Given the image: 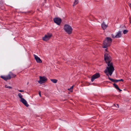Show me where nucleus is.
Listing matches in <instances>:
<instances>
[{"label": "nucleus", "mask_w": 131, "mask_h": 131, "mask_svg": "<svg viewBox=\"0 0 131 131\" xmlns=\"http://www.w3.org/2000/svg\"><path fill=\"white\" fill-rule=\"evenodd\" d=\"M18 91L19 92H23L24 91L23 90H18Z\"/></svg>", "instance_id": "4be33fe9"}, {"label": "nucleus", "mask_w": 131, "mask_h": 131, "mask_svg": "<svg viewBox=\"0 0 131 131\" xmlns=\"http://www.w3.org/2000/svg\"><path fill=\"white\" fill-rule=\"evenodd\" d=\"M112 36L113 38H116V37H115V36H114L113 34H112Z\"/></svg>", "instance_id": "412c9836"}, {"label": "nucleus", "mask_w": 131, "mask_h": 131, "mask_svg": "<svg viewBox=\"0 0 131 131\" xmlns=\"http://www.w3.org/2000/svg\"><path fill=\"white\" fill-rule=\"evenodd\" d=\"M39 95L40 96V97H41V93H40V92H39Z\"/></svg>", "instance_id": "b1692460"}, {"label": "nucleus", "mask_w": 131, "mask_h": 131, "mask_svg": "<svg viewBox=\"0 0 131 131\" xmlns=\"http://www.w3.org/2000/svg\"><path fill=\"white\" fill-rule=\"evenodd\" d=\"M100 76V75L99 73H95L92 77L91 81L93 82L95 79L99 78Z\"/></svg>", "instance_id": "6e6552de"}, {"label": "nucleus", "mask_w": 131, "mask_h": 131, "mask_svg": "<svg viewBox=\"0 0 131 131\" xmlns=\"http://www.w3.org/2000/svg\"><path fill=\"white\" fill-rule=\"evenodd\" d=\"M52 36L51 34L48 33L45 35V36L43 37V40L45 41H47L49 40Z\"/></svg>", "instance_id": "423d86ee"}, {"label": "nucleus", "mask_w": 131, "mask_h": 131, "mask_svg": "<svg viewBox=\"0 0 131 131\" xmlns=\"http://www.w3.org/2000/svg\"><path fill=\"white\" fill-rule=\"evenodd\" d=\"M64 29L65 31L68 34H70L72 32V29L69 25L66 24L64 26Z\"/></svg>", "instance_id": "7ed1b4c3"}, {"label": "nucleus", "mask_w": 131, "mask_h": 131, "mask_svg": "<svg viewBox=\"0 0 131 131\" xmlns=\"http://www.w3.org/2000/svg\"><path fill=\"white\" fill-rule=\"evenodd\" d=\"M51 81L54 83H56L57 82V80L55 79H51Z\"/></svg>", "instance_id": "dca6fc26"}, {"label": "nucleus", "mask_w": 131, "mask_h": 131, "mask_svg": "<svg viewBox=\"0 0 131 131\" xmlns=\"http://www.w3.org/2000/svg\"><path fill=\"white\" fill-rule=\"evenodd\" d=\"M53 20L58 25L60 24L61 21V19L59 18H54Z\"/></svg>", "instance_id": "0eeeda50"}, {"label": "nucleus", "mask_w": 131, "mask_h": 131, "mask_svg": "<svg viewBox=\"0 0 131 131\" xmlns=\"http://www.w3.org/2000/svg\"><path fill=\"white\" fill-rule=\"evenodd\" d=\"M119 80V81H124L123 79H120V80Z\"/></svg>", "instance_id": "5701e85b"}, {"label": "nucleus", "mask_w": 131, "mask_h": 131, "mask_svg": "<svg viewBox=\"0 0 131 131\" xmlns=\"http://www.w3.org/2000/svg\"><path fill=\"white\" fill-rule=\"evenodd\" d=\"M104 59L107 63V66L104 71V72L109 77L112 75L114 70L113 63L111 62L112 59L110 55L107 53H105L104 54Z\"/></svg>", "instance_id": "f257e3e1"}, {"label": "nucleus", "mask_w": 131, "mask_h": 131, "mask_svg": "<svg viewBox=\"0 0 131 131\" xmlns=\"http://www.w3.org/2000/svg\"><path fill=\"white\" fill-rule=\"evenodd\" d=\"M121 31H118L116 35L115 36L116 38L121 37Z\"/></svg>", "instance_id": "9b49d317"}, {"label": "nucleus", "mask_w": 131, "mask_h": 131, "mask_svg": "<svg viewBox=\"0 0 131 131\" xmlns=\"http://www.w3.org/2000/svg\"><path fill=\"white\" fill-rule=\"evenodd\" d=\"M129 5L131 6V3H130L129 4Z\"/></svg>", "instance_id": "bb28decb"}, {"label": "nucleus", "mask_w": 131, "mask_h": 131, "mask_svg": "<svg viewBox=\"0 0 131 131\" xmlns=\"http://www.w3.org/2000/svg\"><path fill=\"white\" fill-rule=\"evenodd\" d=\"M101 26L102 28L104 30L106 29V28L107 27V25L105 24V23L104 22H103V23L102 24Z\"/></svg>", "instance_id": "f8f14e48"}, {"label": "nucleus", "mask_w": 131, "mask_h": 131, "mask_svg": "<svg viewBox=\"0 0 131 131\" xmlns=\"http://www.w3.org/2000/svg\"><path fill=\"white\" fill-rule=\"evenodd\" d=\"M8 74L10 76H11V78H15L16 76V75L15 74H14L11 72H9Z\"/></svg>", "instance_id": "4468645a"}, {"label": "nucleus", "mask_w": 131, "mask_h": 131, "mask_svg": "<svg viewBox=\"0 0 131 131\" xmlns=\"http://www.w3.org/2000/svg\"><path fill=\"white\" fill-rule=\"evenodd\" d=\"M1 77L6 81L10 80L11 78V76L8 74L7 75H2L1 76Z\"/></svg>", "instance_id": "1a4fd4ad"}, {"label": "nucleus", "mask_w": 131, "mask_h": 131, "mask_svg": "<svg viewBox=\"0 0 131 131\" xmlns=\"http://www.w3.org/2000/svg\"><path fill=\"white\" fill-rule=\"evenodd\" d=\"M39 78L40 80L38 81V82L40 84H42L45 83L46 81L47 80V79L45 76H40L39 77Z\"/></svg>", "instance_id": "39448f33"}, {"label": "nucleus", "mask_w": 131, "mask_h": 131, "mask_svg": "<svg viewBox=\"0 0 131 131\" xmlns=\"http://www.w3.org/2000/svg\"><path fill=\"white\" fill-rule=\"evenodd\" d=\"M73 86H72L71 87L68 89V90L69 91H70V92H72V90L73 89Z\"/></svg>", "instance_id": "a211bd4d"}, {"label": "nucleus", "mask_w": 131, "mask_h": 131, "mask_svg": "<svg viewBox=\"0 0 131 131\" xmlns=\"http://www.w3.org/2000/svg\"><path fill=\"white\" fill-rule=\"evenodd\" d=\"M78 3V0H75L73 4V6H74V5H75L77 4Z\"/></svg>", "instance_id": "f3484780"}, {"label": "nucleus", "mask_w": 131, "mask_h": 131, "mask_svg": "<svg viewBox=\"0 0 131 131\" xmlns=\"http://www.w3.org/2000/svg\"><path fill=\"white\" fill-rule=\"evenodd\" d=\"M105 50L106 51H107V49H105Z\"/></svg>", "instance_id": "393cba45"}, {"label": "nucleus", "mask_w": 131, "mask_h": 131, "mask_svg": "<svg viewBox=\"0 0 131 131\" xmlns=\"http://www.w3.org/2000/svg\"><path fill=\"white\" fill-rule=\"evenodd\" d=\"M127 32L128 31L126 30L125 29L123 31V33L124 34H125L127 33Z\"/></svg>", "instance_id": "aec40b11"}, {"label": "nucleus", "mask_w": 131, "mask_h": 131, "mask_svg": "<svg viewBox=\"0 0 131 131\" xmlns=\"http://www.w3.org/2000/svg\"><path fill=\"white\" fill-rule=\"evenodd\" d=\"M112 41V40L111 38L109 37H107L103 42V48H105L110 46Z\"/></svg>", "instance_id": "f03ea898"}, {"label": "nucleus", "mask_w": 131, "mask_h": 131, "mask_svg": "<svg viewBox=\"0 0 131 131\" xmlns=\"http://www.w3.org/2000/svg\"><path fill=\"white\" fill-rule=\"evenodd\" d=\"M117 105L118 106V107H119V105H118V104H117Z\"/></svg>", "instance_id": "a878e982"}, {"label": "nucleus", "mask_w": 131, "mask_h": 131, "mask_svg": "<svg viewBox=\"0 0 131 131\" xmlns=\"http://www.w3.org/2000/svg\"><path fill=\"white\" fill-rule=\"evenodd\" d=\"M19 97L20 98V101L26 107H28L29 105L28 104L27 101L24 99L23 98V96L20 93H19L18 94Z\"/></svg>", "instance_id": "20e7f679"}, {"label": "nucleus", "mask_w": 131, "mask_h": 131, "mask_svg": "<svg viewBox=\"0 0 131 131\" xmlns=\"http://www.w3.org/2000/svg\"><path fill=\"white\" fill-rule=\"evenodd\" d=\"M108 79L111 81L112 82H117L119 81L118 80H117L116 79H111L109 77V76L108 77Z\"/></svg>", "instance_id": "ddd939ff"}, {"label": "nucleus", "mask_w": 131, "mask_h": 131, "mask_svg": "<svg viewBox=\"0 0 131 131\" xmlns=\"http://www.w3.org/2000/svg\"><path fill=\"white\" fill-rule=\"evenodd\" d=\"M34 56L35 58V59L36 60V62L37 63H40L42 62L41 59L37 56L35 54H34Z\"/></svg>", "instance_id": "9d476101"}, {"label": "nucleus", "mask_w": 131, "mask_h": 131, "mask_svg": "<svg viewBox=\"0 0 131 131\" xmlns=\"http://www.w3.org/2000/svg\"><path fill=\"white\" fill-rule=\"evenodd\" d=\"M5 87L6 88L10 89H12V87L11 86H8L7 85H6L5 86Z\"/></svg>", "instance_id": "6ab92c4d"}, {"label": "nucleus", "mask_w": 131, "mask_h": 131, "mask_svg": "<svg viewBox=\"0 0 131 131\" xmlns=\"http://www.w3.org/2000/svg\"><path fill=\"white\" fill-rule=\"evenodd\" d=\"M113 85L114 86L115 88L117 89H118V90H119L120 91H122V90L120 89L119 88H118V87L117 85L115 83H114L113 84Z\"/></svg>", "instance_id": "2eb2a0df"}]
</instances>
